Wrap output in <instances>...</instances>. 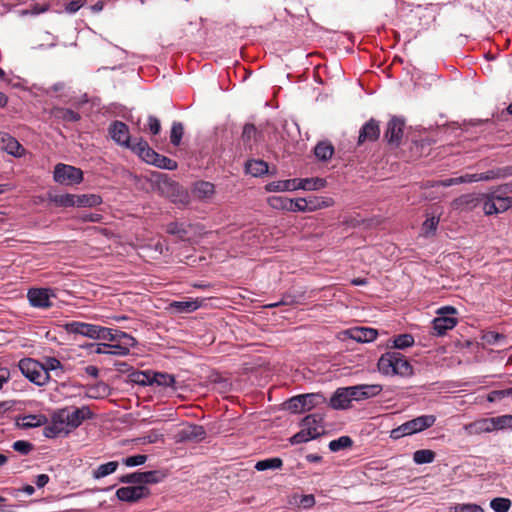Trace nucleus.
Segmentation results:
<instances>
[{"mask_svg":"<svg viewBox=\"0 0 512 512\" xmlns=\"http://www.w3.org/2000/svg\"><path fill=\"white\" fill-rule=\"evenodd\" d=\"M377 367L378 371L385 376L409 377L413 375L412 365L402 353L397 351H389L381 355Z\"/></svg>","mask_w":512,"mask_h":512,"instance_id":"1","label":"nucleus"},{"mask_svg":"<svg viewBox=\"0 0 512 512\" xmlns=\"http://www.w3.org/2000/svg\"><path fill=\"white\" fill-rule=\"evenodd\" d=\"M512 186L505 184L488 193L481 194V206L485 215L499 214L512 207V197L506 196Z\"/></svg>","mask_w":512,"mask_h":512,"instance_id":"2","label":"nucleus"},{"mask_svg":"<svg viewBox=\"0 0 512 512\" xmlns=\"http://www.w3.org/2000/svg\"><path fill=\"white\" fill-rule=\"evenodd\" d=\"M322 417L318 414L307 415L302 420V429L290 438L292 445L308 442L324 433Z\"/></svg>","mask_w":512,"mask_h":512,"instance_id":"3","label":"nucleus"},{"mask_svg":"<svg viewBox=\"0 0 512 512\" xmlns=\"http://www.w3.org/2000/svg\"><path fill=\"white\" fill-rule=\"evenodd\" d=\"M436 416L434 415H421L414 419L408 420L398 427L390 431V438L398 440L405 436L420 433L434 425Z\"/></svg>","mask_w":512,"mask_h":512,"instance_id":"4","label":"nucleus"},{"mask_svg":"<svg viewBox=\"0 0 512 512\" xmlns=\"http://www.w3.org/2000/svg\"><path fill=\"white\" fill-rule=\"evenodd\" d=\"M59 414V422H63L66 429L69 432L73 429L78 428L85 420L92 419L94 417L93 412L88 406L82 407H65L57 410Z\"/></svg>","mask_w":512,"mask_h":512,"instance_id":"5","label":"nucleus"},{"mask_svg":"<svg viewBox=\"0 0 512 512\" xmlns=\"http://www.w3.org/2000/svg\"><path fill=\"white\" fill-rule=\"evenodd\" d=\"M19 369L23 376L37 386H44L50 379L42 363L32 358H23L19 361Z\"/></svg>","mask_w":512,"mask_h":512,"instance_id":"6","label":"nucleus"},{"mask_svg":"<svg viewBox=\"0 0 512 512\" xmlns=\"http://www.w3.org/2000/svg\"><path fill=\"white\" fill-rule=\"evenodd\" d=\"M53 179L61 185H77L83 181V172L75 166L59 163L54 168Z\"/></svg>","mask_w":512,"mask_h":512,"instance_id":"7","label":"nucleus"},{"mask_svg":"<svg viewBox=\"0 0 512 512\" xmlns=\"http://www.w3.org/2000/svg\"><path fill=\"white\" fill-rule=\"evenodd\" d=\"M334 201L330 197L309 196L298 198L292 202V212H314L333 206Z\"/></svg>","mask_w":512,"mask_h":512,"instance_id":"8","label":"nucleus"},{"mask_svg":"<svg viewBox=\"0 0 512 512\" xmlns=\"http://www.w3.org/2000/svg\"><path fill=\"white\" fill-rule=\"evenodd\" d=\"M109 134L118 145L132 150L135 140L132 141L129 127L122 121L115 120L109 126Z\"/></svg>","mask_w":512,"mask_h":512,"instance_id":"9","label":"nucleus"},{"mask_svg":"<svg viewBox=\"0 0 512 512\" xmlns=\"http://www.w3.org/2000/svg\"><path fill=\"white\" fill-rule=\"evenodd\" d=\"M55 297V293L50 288H31L27 292V298L32 307L48 308L52 306L51 298Z\"/></svg>","mask_w":512,"mask_h":512,"instance_id":"10","label":"nucleus"},{"mask_svg":"<svg viewBox=\"0 0 512 512\" xmlns=\"http://www.w3.org/2000/svg\"><path fill=\"white\" fill-rule=\"evenodd\" d=\"M150 491L146 486L135 485L117 489L116 497L123 502L135 503L140 499L149 496Z\"/></svg>","mask_w":512,"mask_h":512,"instance_id":"11","label":"nucleus"},{"mask_svg":"<svg viewBox=\"0 0 512 512\" xmlns=\"http://www.w3.org/2000/svg\"><path fill=\"white\" fill-rule=\"evenodd\" d=\"M353 401H363L378 396L383 387L380 384H360L349 386Z\"/></svg>","mask_w":512,"mask_h":512,"instance_id":"12","label":"nucleus"},{"mask_svg":"<svg viewBox=\"0 0 512 512\" xmlns=\"http://www.w3.org/2000/svg\"><path fill=\"white\" fill-rule=\"evenodd\" d=\"M404 126V120L396 116L392 117L388 121L386 131L384 133V137L388 141V143L395 145H398L400 143L403 136Z\"/></svg>","mask_w":512,"mask_h":512,"instance_id":"13","label":"nucleus"},{"mask_svg":"<svg viewBox=\"0 0 512 512\" xmlns=\"http://www.w3.org/2000/svg\"><path fill=\"white\" fill-rule=\"evenodd\" d=\"M380 136L379 122L373 118L367 121L360 129L358 136V145L365 142H374Z\"/></svg>","mask_w":512,"mask_h":512,"instance_id":"14","label":"nucleus"},{"mask_svg":"<svg viewBox=\"0 0 512 512\" xmlns=\"http://www.w3.org/2000/svg\"><path fill=\"white\" fill-rule=\"evenodd\" d=\"M353 401L352 395L348 387L338 388L330 398V406L336 410H344L350 407Z\"/></svg>","mask_w":512,"mask_h":512,"instance_id":"15","label":"nucleus"},{"mask_svg":"<svg viewBox=\"0 0 512 512\" xmlns=\"http://www.w3.org/2000/svg\"><path fill=\"white\" fill-rule=\"evenodd\" d=\"M66 330L69 333L82 335L91 339H96L98 336V325L90 323L72 321L66 324Z\"/></svg>","mask_w":512,"mask_h":512,"instance_id":"16","label":"nucleus"},{"mask_svg":"<svg viewBox=\"0 0 512 512\" xmlns=\"http://www.w3.org/2000/svg\"><path fill=\"white\" fill-rule=\"evenodd\" d=\"M131 151L137 154L143 161L151 165H153L158 155V153L149 146L147 141L142 138L135 139V143Z\"/></svg>","mask_w":512,"mask_h":512,"instance_id":"17","label":"nucleus"},{"mask_svg":"<svg viewBox=\"0 0 512 512\" xmlns=\"http://www.w3.org/2000/svg\"><path fill=\"white\" fill-rule=\"evenodd\" d=\"M464 430L469 435H477L482 433H490L495 431L493 418H482L472 423L464 425Z\"/></svg>","mask_w":512,"mask_h":512,"instance_id":"18","label":"nucleus"},{"mask_svg":"<svg viewBox=\"0 0 512 512\" xmlns=\"http://www.w3.org/2000/svg\"><path fill=\"white\" fill-rule=\"evenodd\" d=\"M49 115L56 121L62 123H74L81 119L78 112L64 107L55 106L50 109Z\"/></svg>","mask_w":512,"mask_h":512,"instance_id":"19","label":"nucleus"},{"mask_svg":"<svg viewBox=\"0 0 512 512\" xmlns=\"http://www.w3.org/2000/svg\"><path fill=\"white\" fill-rule=\"evenodd\" d=\"M59 414L55 411L51 417V423L46 425L43 429V435L46 438H57L62 435L69 434V429H66V426L63 422H59Z\"/></svg>","mask_w":512,"mask_h":512,"instance_id":"20","label":"nucleus"},{"mask_svg":"<svg viewBox=\"0 0 512 512\" xmlns=\"http://www.w3.org/2000/svg\"><path fill=\"white\" fill-rule=\"evenodd\" d=\"M2 149L8 154L20 158L25 154V148L12 136L3 133L0 135Z\"/></svg>","mask_w":512,"mask_h":512,"instance_id":"21","label":"nucleus"},{"mask_svg":"<svg viewBox=\"0 0 512 512\" xmlns=\"http://www.w3.org/2000/svg\"><path fill=\"white\" fill-rule=\"evenodd\" d=\"M455 209L471 211L481 205V194H465L455 199L452 203Z\"/></svg>","mask_w":512,"mask_h":512,"instance_id":"22","label":"nucleus"},{"mask_svg":"<svg viewBox=\"0 0 512 512\" xmlns=\"http://www.w3.org/2000/svg\"><path fill=\"white\" fill-rule=\"evenodd\" d=\"M457 322L454 316L438 315L432 322L434 334L437 336L446 334L448 330L453 329L457 325Z\"/></svg>","mask_w":512,"mask_h":512,"instance_id":"23","label":"nucleus"},{"mask_svg":"<svg viewBox=\"0 0 512 512\" xmlns=\"http://www.w3.org/2000/svg\"><path fill=\"white\" fill-rule=\"evenodd\" d=\"M91 348H94V352L96 354H105V355H113V356H127L126 347H121L120 345L109 344V343H95L90 344Z\"/></svg>","mask_w":512,"mask_h":512,"instance_id":"24","label":"nucleus"},{"mask_svg":"<svg viewBox=\"0 0 512 512\" xmlns=\"http://www.w3.org/2000/svg\"><path fill=\"white\" fill-rule=\"evenodd\" d=\"M377 336V330L369 327H359L351 331V338L362 343L372 342Z\"/></svg>","mask_w":512,"mask_h":512,"instance_id":"25","label":"nucleus"},{"mask_svg":"<svg viewBox=\"0 0 512 512\" xmlns=\"http://www.w3.org/2000/svg\"><path fill=\"white\" fill-rule=\"evenodd\" d=\"M268 163L260 159L248 160L245 164V170L253 177H261L268 173Z\"/></svg>","mask_w":512,"mask_h":512,"instance_id":"26","label":"nucleus"},{"mask_svg":"<svg viewBox=\"0 0 512 512\" xmlns=\"http://www.w3.org/2000/svg\"><path fill=\"white\" fill-rule=\"evenodd\" d=\"M303 411H309L319 405H323L326 402V398L321 393H307L301 394Z\"/></svg>","mask_w":512,"mask_h":512,"instance_id":"27","label":"nucleus"},{"mask_svg":"<svg viewBox=\"0 0 512 512\" xmlns=\"http://www.w3.org/2000/svg\"><path fill=\"white\" fill-rule=\"evenodd\" d=\"M296 178L295 179H287V180H277L268 183L265 186V189L268 192H284V191H294L297 190L296 186Z\"/></svg>","mask_w":512,"mask_h":512,"instance_id":"28","label":"nucleus"},{"mask_svg":"<svg viewBox=\"0 0 512 512\" xmlns=\"http://www.w3.org/2000/svg\"><path fill=\"white\" fill-rule=\"evenodd\" d=\"M296 186L297 189H303V190H319L321 188H324L326 186V180L323 178H304V179H298L296 178Z\"/></svg>","mask_w":512,"mask_h":512,"instance_id":"29","label":"nucleus"},{"mask_svg":"<svg viewBox=\"0 0 512 512\" xmlns=\"http://www.w3.org/2000/svg\"><path fill=\"white\" fill-rule=\"evenodd\" d=\"M478 174H479L478 179L480 181L495 180V179L504 178V177L512 175V167L509 166V167H504V168L492 169V170H489V171H486L483 173H478Z\"/></svg>","mask_w":512,"mask_h":512,"instance_id":"30","label":"nucleus"},{"mask_svg":"<svg viewBox=\"0 0 512 512\" xmlns=\"http://www.w3.org/2000/svg\"><path fill=\"white\" fill-rule=\"evenodd\" d=\"M113 335L115 336L114 342L116 345H120L121 347H123V346L126 347L127 355L130 353V349L133 348L134 346H136V344H137V341L133 336H131L130 334L123 332L121 330L114 329Z\"/></svg>","mask_w":512,"mask_h":512,"instance_id":"31","label":"nucleus"},{"mask_svg":"<svg viewBox=\"0 0 512 512\" xmlns=\"http://www.w3.org/2000/svg\"><path fill=\"white\" fill-rule=\"evenodd\" d=\"M194 193L199 199H208L214 195L215 186L208 181H199L195 183Z\"/></svg>","mask_w":512,"mask_h":512,"instance_id":"32","label":"nucleus"},{"mask_svg":"<svg viewBox=\"0 0 512 512\" xmlns=\"http://www.w3.org/2000/svg\"><path fill=\"white\" fill-rule=\"evenodd\" d=\"M48 419L43 414H29L22 418L21 426L24 428H36L46 425Z\"/></svg>","mask_w":512,"mask_h":512,"instance_id":"33","label":"nucleus"},{"mask_svg":"<svg viewBox=\"0 0 512 512\" xmlns=\"http://www.w3.org/2000/svg\"><path fill=\"white\" fill-rule=\"evenodd\" d=\"M162 387H173L175 384V377L168 373L153 372L151 374V385Z\"/></svg>","mask_w":512,"mask_h":512,"instance_id":"34","label":"nucleus"},{"mask_svg":"<svg viewBox=\"0 0 512 512\" xmlns=\"http://www.w3.org/2000/svg\"><path fill=\"white\" fill-rule=\"evenodd\" d=\"M314 153L318 160L327 161L332 157L334 147L329 142L322 141L316 145Z\"/></svg>","mask_w":512,"mask_h":512,"instance_id":"35","label":"nucleus"},{"mask_svg":"<svg viewBox=\"0 0 512 512\" xmlns=\"http://www.w3.org/2000/svg\"><path fill=\"white\" fill-rule=\"evenodd\" d=\"M293 199L284 196H271L268 198V204L273 209L286 210L292 212Z\"/></svg>","mask_w":512,"mask_h":512,"instance_id":"36","label":"nucleus"},{"mask_svg":"<svg viewBox=\"0 0 512 512\" xmlns=\"http://www.w3.org/2000/svg\"><path fill=\"white\" fill-rule=\"evenodd\" d=\"M102 203V198L97 194L77 195V207H95Z\"/></svg>","mask_w":512,"mask_h":512,"instance_id":"37","label":"nucleus"},{"mask_svg":"<svg viewBox=\"0 0 512 512\" xmlns=\"http://www.w3.org/2000/svg\"><path fill=\"white\" fill-rule=\"evenodd\" d=\"M199 303L195 300L173 301L170 307L178 313H191L199 308Z\"/></svg>","mask_w":512,"mask_h":512,"instance_id":"38","label":"nucleus"},{"mask_svg":"<svg viewBox=\"0 0 512 512\" xmlns=\"http://www.w3.org/2000/svg\"><path fill=\"white\" fill-rule=\"evenodd\" d=\"M283 465V461L279 457L267 458L258 461L255 464V469L257 471H266V470H276L280 469Z\"/></svg>","mask_w":512,"mask_h":512,"instance_id":"39","label":"nucleus"},{"mask_svg":"<svg viewBox=\"0 0 512 512\" xmlns=\"http://www.w3.org/2000/svg\"><path fill=\"white\" fill-rule=\"evenodd\" d=\"M117 468H118L117 461H110V462L101 464L93 471V478L94 479L104 478V477L114 473L117 470Z\"/></svg>","mask_w":512,"mask_h":512,"instance_id":"40","label":"nucleus"},{"mask_svg":"<svg viewBox=\"0 0 512 512\" xmlns=\"http://www.w3.org/2000/svg\"><path fill=\"white\" fill-rule=\"evenodd\" d=\"M166 232L170 235L176 236L181 241L188 239V231L184 223L171 222L166 226Z\"/></svg>","mask_w":512,"mask_h":512,"instance_id":"41","label":"nucleus"},{"mask_svg":"<svg viewBox=\"0 0 512 512\" xmlns=\"http://www.w3.org/2000/svg\"><path fill=\"white\" fill-rule=\"evenodd\" d=\"M435 459V452L430 449H421L413 453V461L417 465L432 463Z\"/></svg>","mask_w":512,"mask_h":512,"instance_id":"42","label":"nucleus"},{"mask_svg":"<svg viewBox=\"0 0 512 512\" xmlns=\"http://www.w3.org/2000/svg\"><path fill=\"white\" fill-rule=\"evenodd\" d=\"M151 370L147 371H136L130 374V380L141 386L151 385Z\"/></svg>","mask_w":512,"mask_h":512,"instance_id":"43","label":"nucleus"},{"mask_svg":"<svg viewBox=\"0 0 512 512\" xmlns=\"http://www.w3.org/2000/svg\"><path fill=\"white\" fill-rule=\"evenodd\" d=\"M153 165L160 169L175 170L177 169V162L167 156L158 153Z\"/></svg>","mask_w":512,"mask_h":512,"instance_id":"44","label":"nucleus"},{"mask_svg":"<svg viewBox=\"0 0 512 512\" xmlns=\"http://www.w3.org/2000/svg\"><path fill=\"white\" fill-rule=\"evenodd\" d=\"M184 134V127L181 122H173L170 132V142L174 146H179Z\"/></svg>","mask_w":512,"mask_h":512,"instance_id":"45","label":"nucleus"},{"mask_svg":"<svg viewBox=\"0 0 512 512\" xmlns=\"http://www.w3.org/2000/svg\"><path fill=\"white\" fill-rule=\"evenodd\" d=\"M439 221H440L439 217H436V216L427 218L422 224V228H421L422 234L424 236L434 235L437 230Z\"/></svg>","mask_w":512,"mask_h":512,"instance_id":"46","label":"nucleus"},{"mask_svg":"<svg viewBox=\"0 0 512 512\" xmlns=\"http://www.w3.org/2000/svg\"><path fill=\"white\" fill-rule=\"evenodd\" d=\"M352 444L353 441L349 436H341L338 439L330 441L328 446L332 452H338L342 449L351 447Z\"/></svg>","mask_w":512,"mask_h":512,"instance_id":"47","label":"nucleus"},{"mask_svg":"<svg viewBox=\"0 0 512 512\" xmlns=\"http://www.w3.org/2000/svg\"><path fill=\"white\" fill-rule=\"evenodd\" d=\"M164 475L160 471H145L141 472V485L156 484L162 481Z\"/></svg>","mask_w":512,"mask_h":512,"instance_id":"48","label":"nucleus"},{"mask_svg":"<svg viewBox=\"0 0 512 512\" xmlns=\"http://www.w3.org/2000/svg\"><path fill=\"white\" fill-rule=\"evenodd\" d=\"M490 507L495 512H507L511 507V501L508 498L496 497L490 501Z\"/></svg>","mask_w":512,"mask_h":512,"instance_id":"49","label":"nucleus"},{"mask_svg":"<svg viewBox=\"0 0 512 512\" xmlns=\"http://www.w3.org/2000/svg\"><path fill=\"white\" fill-rule=\"evenodd\" d=\"M414 344V338L411 334H400L393 340V346L396 349H405Z\"/></svg>","mask_w":512,"mask_h":512,"instance_id":"50","label":"nucleus"},{"mask_svg":"<svg viewBox=\"0 0 512 512\" xmlns=\"http://www.w3.org/2000/svg\"><path fill=\"white\" fill-rule=\"evenodd\" d=\"M492 418L493 424L495 426V431L503 429H512V415L506 414Z\"/></svg>","mask_w":512,"mask_h":512,"instance_id":"51","label":"nucleus"},{"mask_svg":"<svg viewBox=\"0 0 512 512\" xmlns=\"http://www.w3.org/2000/svg\"><path fill=\"white\" fill-rule=\"evenodd\" d=\"M450 512H484V509L474 503H463L451 507Z\"/></svg>","mask_w":512,"mask_h":512,"instance_id":"52","label":"nucleus"},{"mask_svg":"<svg viewBox=\"0 0 512 512\" xmlns=\"http://www.w3.org/2000/svg\"><path fill=\"white\" fill-rule=\"evenodd\" d=\"M42 366L48 374L50 371H60V373H63V366L61 362L55 357L46 358L45 362L42 363Z\"/></svg>","mask_w":512,"mask_h":512,"instance_id":"53","label":"nucleus"},{"mask_svg":"<svg viewBox=\"0 0 512 512\" xmlns=\"http://www.w3.org/2000/svg\"><path fill=\"white\" fill-rule=\"evenodd\" d=\"M12 448L21 455H28L33 450V444L25 440H17L12 444Z\"/></svg>","mask_w":512,"mask_h":512,"instance_id":"54","label":"nucleus"},{"mask_svg":"<svg viewBox=\"0 0 512 512\" xmlns=\"http://www.w3.org/2000/svg\"><path fill=\"white\" fill-rule=\"evenodd\" d=\"M147 461L146 455H134L130 457H126L122 460V463L127 467H136L143 465Z\"/></svg>","mask_w":512,"mask_h":512,"instance_id":"55","label":"nucleus"},{"mask_svg":"<svg viewBox=\"0 0 512 512\" xmlns=\"http://www.w3.org/2000/svg\"><path fill=\"white\" fill-rule=\"evenodd\" d=\"M301 395L294 396L286 402L287 409L293 413H303Z\"/></svg>","mask_w":512,"mask_h":512,"instance_id":"56","label":"nucleus"},{"mask_svg":"<svg viewBox=\"0 0 512 512\" xmlns=\"http://www.w3.org/2000/svg\"><path fill=\"white\" fill-rule=\"evenodd\" d=\"M113 334L114 329L98 325V336L96 337V339L114 342L115 336Z\"/></svg>","mask_w":512,"mask_h":512,"instance_id":"57","label":"nucleus"},{"mask_svg":"<svg viewBox=\"0 0 512 512\" xmlns=\"http://www.w3.org/2000/svg\"><path fill=\"white\" fill-rule=\"evenodd\" d=\"M510 396H511V394H510L509 388L503 389V390H493L488 394L487 400L489 402H498V401H500L506 397H510Z\"/></svg>","mask_w":512,"mask_h":512,"instance_id":"58","label":"nucleus"},{"mask_svg":"<svg viewBox=\"0 0 512 512\" xmlns=\"http://www.w3.org/2000/svg\"><path fill=\"white\" fill-rule=\"evenodd\" d=\"M121 483L141 485V472H133L119 478Z\"/></svg>","mask_w":512,"mask_h":512,"instance_id":"59","label":"nucleus"},{"mask_svg":"<svg viewBox=\"0 0 512 512\" xmlns=\"http://www.w3.org/2000/svg\"><path fill=\"white\" fill-rule=\"evenodd\" d=\"M76 200H77V195H74V194H64V195H60L58 198H57V203L61 206H64V207H73V206H76Z\"/></svg>","mask_w":512,"mask_h":512,"instance_id":"60","label":"nucleus"},{"mask_svg":"<svg viewBox=\"0 0 512 512\" xmlns=\"http://www.w3.org/2000/svg\"><path fill=\"white\" fill-rule=\"evenodd\" d=\"M147 122H148V129H149L150 133L154 136L158 135L161 131L160 120L153 115H149Z\"/></svg>","mask_w":512,"mask_h":512,"instance_id":"61","label":"nucleus"},{"mask_svg":"<svg viewBox=\"0 0 512 512\" xmlns=\"http://www.w3.org/2000/svg\"><path fill=\"white\" fill-rule=\"evenodd\" d=\"M257 129L253 124H245L242 131V139L244 142H249L255 138Z\"/></svg>","mask_w":512,"mask_h":512,"instance_id":"62","label":"nucleus"},{"mask_svg":"<svg viewBox=\"0 0 512 512\" xmlns=\"http://www.w3.org/2000/svg\"><path fill=\"white\" fill-rule=\"evenodd\" d=\"M504 338L505 336L503 334L494 331H489L483 336V340L490 345H495Z\"/></svg>","mask_w":512,"mask_h":512,"instance_id":"63","label":"nucleus"},{"mask_svg":"<svg viewBox=\"0 0 512 512\" xmlns=\"http://www.w3.org/2000/svg\"><path fill=\"white\" fill-rule=\"evenodd\" d=\"M205 435V431L203 427L201 426H191L189 431L184 432V436L186 438H197V437H203Z\"/></svg>","mask_w":512,"mask_h":512,"instance_id":"64","label":"nucleus"}]
</instances>
